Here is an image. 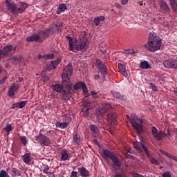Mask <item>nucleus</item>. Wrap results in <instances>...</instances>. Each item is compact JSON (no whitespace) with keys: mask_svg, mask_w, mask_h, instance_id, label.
Wrapping results in <instances>:
<instances>
[{"mask_svg":"<svg viewBox=\"0 0 177 177\" xmlns=\"http://www.w3.org/2000/svg\"><path fill=\"white\" fill-rule=\"evenodd\" d=\"M16 174H17V170L16 169V168H12V169L11 170V175L12 176H16Z\"/></svg>","mask_w":177,"mask_h":177,"instance_id":"09e8293b","label":"nucleus"},{"mask_svg":"<svg viewBox=\"0 0 177 177\" xmlns=\"http://www.w3.org/2000/svg\"><path fill=\"white\" fill-rule=\"evenodd\" d=\"M3 56V54H2V50L0 49V60L2 59V57Z\"/></svg>","mask_w":177,"mask_h":177,"instance_id":"69168bd1","label":"nucleus"},{"mask_svg":"<svg viewBox=\"0 0 177 177\" xmlns=\"http://www.w3.org/2000/svg\"><path fill=\"white\" fill-rule=\"evenodd\" d=\"M132 176L133 177H141L142 176L139 175V174L137 173H132Z\"/></svg>","mask_w":177,"mask_h":177,"instance_id":"052dcab7","label":"nucleus"},{"mask_svg":"<svg viewBox=\"0 0 177 177\" xmlns=\"http://www.w3.org/2000/svg\"><path fill=\"white\" fill-rule=\"evenodd\" d=\"M160 12L162 13H168V12H169V7H168V4H167V2L164 0L160 2Z\"/></svg>","mask_w":177,"mask_h":177,"instance_id":"a211bd4d","label":"nucleus"},{"mask_svg":"<svg viewBox=\"0 0 177 177\" xmlns=\"http://www.w3.org/2000/svg\"><path fill=\"white\" fill-rule=\"evenodd\" d=\"M42 168H44L43 172L44 174H48V171H49V166L47 165L43 164Z\"/></svg>","mask_w":177,"mask_h":177,"instance_id":"37998d69","label":"nucleus"},{"mask_svg":"<svg viewBox=\"0 0 177 177\" xmlns=\"http://www.w3.org/2000/svg\"><path fill=\"white\" fill-rule=\"evenodd\" d=\"M97 64L98 68H100V73H102L103 75H106V74H107V71H106V66H104L103 62H100V59H97Z\"/></svg>","mask_w":177,"mask_h":177,"instance_id":"412c9836","label":"nucleus"},{"mask_svg":"<svg viewBox=\"0 0 177 177\" xmlns=\"http://www.w3.org/2000/svg\"><path fill=\"white\" fill-rule=\"evenodd\" d=\"M133 145L134 149H136V150H137L138 153H143V151H145L147 156L148 157H150V156L149 155V151H147V148L145 147V144L143 142H133Z\"/></svg>","mask_w":177,"mask_h":177,"instance_id":"9b49d317","label":"nucleus"},{"mask_svg":"<svg viewBox=\"0 0 177 177\" xmlns=\"http://www.w3.org/2000/svg\"><path fill=\"white\" fill-rule=\"evenodd\" d=\"M68 124H70V122H57L55 124V126L57 128L64 129V128H67V127H68Z\"/></svg>","mask_w":177,"mask_h":177,"instance_id":"393cba45","label":"nucleus"},{"mask_svg":"<svg viewBox=\"0 0 177 177\" xmlns=\"http://www.w3.org/2000/svg\"><path fill=\"white\" fill-rule=\"evenodd\" d=\"M27 8H28V4L24 2H21L17 6V15H19V13H23Z\"/></svg>","mask_w":177,"mask_h":177,"instance_id":"dca6fc26","label":"nucleus"},{"mask_svg":"<svg viewBox=\"0 0 177 177\" xmlns=\"http://www.w3.org/2000/svg\"><path fill=\"white\" fill-rule=\"evenodd\" d=\"M45 59H53L55 57V55L53 53L47 54L44 55Z\"/></svg>","mask_w":177,"mask_h":177,"instance_id":"49530a36","label":"nucleus"},{"mask_svg":"<svg viewBox=\"0 0 177 177\" xmlns=\"http://www.w3.org/2000/svg\"><path fill=\"white\" fill-rule=\"evenodd\" d=\"M165 68H176L177 69V59L165 60L163 62Z\"/></svg>","mask_w":177,"mask_h":177,"instance_id":"4468645a","label":"nucleus"},{"mask_svg":"<svg viewBox=\"0 0 177 177\" xmlns=\"http://www.w3.org/2000/svg\"><path fill=\"white\" fill-rule=\"evenodd\" d=\"M45 174H46L48 177H55V174L52 171H47V173Z\"/></svg>","mask_w":177,"mask_h":177,"instance_id":"8fccbe9b","label":"nucleus"},{"mask_svg":"<svg viewBox=\"0 0 177 177\" xmlns=\"http://www.w3.org/2000/svg\"><path fill=\"white\" fill-rule=\"evenodd\" d=\"M169 158H171V160H174V161H176L177 160V157L172 155V154H169V156H168Z\"/></svg>","mask_w":177,"mask_h":177,"instance_id":"3c124183","label":"nucleus"},{"mask_svg":"<svg viewBox=\"0 0 177 177\" xmlns=\"http://www.w3.org/2000/svg\"><path fill=\"white\" fill-rule=\"evenodd\" d=\"M115 6H116V8H118V9H121V8H122V6H120V3H115Z\"/></svg>","mask_w":177,"mask_h":177,"instance_id":"680f3d73","label":"nucleus"},{"mask_svg":"<svg viewBox=\"0 0 177 177\" xmlns=\"http://www.w3.org/2000/svg\"><path fill=\"white\" fill-rule=\"evenodd\" d=\"M43 57H45V55H38V59H43Z\"/></svg>","mask_w":177,"mask_h":177,"instance_id":"338daca9","label":"nucleus"},{"mask_svg":"<svg viewBox=\"0 0 177 177\" xmlns=\"http://www.w3.org/2000/svg\"><path fill=\"white\" fill-rule=\"evenodd\" d=\"M35 139L37 143L41 145V146H49V145H50V139L42 133L36 136Z\"/></svg>","mask_w":177,"mask_h":177,"instance_id":"6e6552de","label":"nucleus"},{"mask_svg":"<svg viewBox=\"0 0 177 177\" xmlns=\"http://www.w3.org/2000/svg\"><path fill=\"white\" fill-rule=\"evenodd\" d=\"M93 142H94V143H95V145H97V146H99V142H97V140L94 139V140H93Z\"/></svg>","mask_w":177,"mask_h":177,"instance_id":"0e129e2a","label":"nucleus"},{"mask_svg":"<svg viewBox=\"0 0 177 177\" xmlns=\"http://www.w3.org/2000/svg\"><path fill=\"white\" fill-rule=\"evenodd\" d=\"M5 3L8 10H10L13 15H17V5L16 3L8 0L6 1Z\"/></svg>","mask_w":177,"mask_h":177,"instance_id":"ddd939ff","label":"nucleus"},{"mask_svg":"<svg viewBox=\"0 0 177 177\" xmlns=\"http://www.w3.org/2000/svg\"><path fill=\"white\" fill-rule=\"evenodd\" d=\"M81 88L84 97H88V96H89V92L88 91V87H86V84H85V82H78L73 86V89L75 91H77V89H81Z\"/></svg>","mask_w":177,"mask_h":177,"instance_id":"9d476101","label":"nucleus"},{"mask_svg":"<svg viewBox=\"0 0 177 177\" xmlns=\"http://www.w3.org/2000/svg\"><path fill=\"white\" fill-rule=\"evenodd\" d=\"M102 156L104 157V158H110V160H111L112 162H113V167L115 168V169H117V168H120V167H121V162L120 161V159H118V158L114 156V154L109 151L106 149L102 150Z\"/></svg>","mask_w":177,"mask_h":177,"instance_id":"423d86ee","label":"nucleus"},{"mask_svg":"<svg viewBox=\"0 0 177 177\" xmlns=\"http://www.w3.org/2000/svg\"><path fill=\"white\" fill-rule=\"evenodd\" d=\"M108 122H110L111 127H115L117 124V114L115 112H110L107 115Z\"/></svg>","mask_w":177,"mask_h":177,"instance_id":"f8f14e48","label":"nucleus"},{"mask_svg":"<svg viewBox=\"0 0 177 177\" xmlns=\"http://www.w3.org/2000/svg\"><path fill=\"white\" fill-rule=\"evenodd\" d=\"M167 135H169V136L171 135V132L169 131V129H167Z\"/></svg>","mask_w":177,"mask_h":177,"instance_id":"774afa93","label":"nucleus"},{"mask_svg":"<svg viewBox=\"0 0 177 177\" xmlns=\"http://www.w3.org/2000/svg\"><path fill=\"white\" fill-rule=\"evenodd\" d=\"M50 87L53 89V91H55V92L60 93V95L62 96V99H64V100H67V99H68V91L64 88L63 84H52Z\"/></svg>","mask_w":177,"mask_h":177,"instance_id":"0eeeda50","label":"nucleus"},{"mask_svg":"<svg viewBox=\"0 0 177 177\" xmlns=\"http://www.w3.org/2000/svg\"><path fill=\"white\" fill-rule=\"evenodd\" d=\"M149 86L151 89H153L155 92L157 91V86L154 85L153 83L149 84Z\"/></svg>","mask_w":177,"mask_h":177,"instance_id":"de8ad7c7","label":"nucleus"},{"mask_svg":"<svg viewBox=\"0 0 177 177\" xmlns=\"http://www.w3.org/2000/svg\"><path fill=\"white\" fill-rule=\"evenodd\" d=\"M67 160H68V152L64 149L61 151V161H67Z\"/></svg>","mask_w":177,"mask_h":177,"instance_id":"a878e982","label":"nucleus"},{"mask_svg":"<svg viewBox=\"0 0 177 177\" xmlns=\"http://www.w3.org/2000/svg\"><path fill=\"white\" fill-rule=\"evenodd\" d=\"M114 177H125V176H124V174L121 173L115 172Z\"/></svg>","mask_w":177,"mask_h":177,"instance_id":"864d4df0","label":"nucleus"},{"mask_svg":"<svg viewBox=\"0 0 177 177\" xmlns=\"http://www.w3.org/2000/svg\"><path fill=\"white\" fill-rule=\"evenodd\" d=\"M140 67L142 68V70H147V68H150V64H149L147 61H144L140 63Z\"/></svg>","mask_w":177,"mask_h":177,"instance_id":"7c9ffc66","label":"nucleus"},{"mask_svg":"<svg viewBox=\"0 0 177 177\" xmlns=\"http://www.w3.org/2000/svg\"><path fill=\"white\" fill-rule=\"evenodd\" d=\"M8 80V77H4L0 80V85H2Z\"/></svg>","mask_w":177,"mask_h":177,"instance_id":"4d7b16f0","label":"nucleus"},{"mask_svg":"<svg viewBox=\"0 0 177 177\" xmlns=\"http://www.w3.org/2000/svg\"><path fill=\"white\" fill-rule=\"evenodd\" d=\"M91 96L93 99H99L100 96H102V97H104L105 95L97 94V92H96L95 91H91Z\"/></svg>","mask_w":177,"mask_h":177,"instance_id":"2f4dec72","label":"nucleus"},{"mask_svg":"<svg viewBox=\"0 0 177 177\" xmlns=\"http://www.w3.org/2000/svg\"><path fill=\"white\" fill-rule=\"evenodd\" d=\"M67 9V5L64 3H61L59 6L58 10H57V15H60L61 13H63L64 10Z\"/></svg>","mask_w":177,"mask_h":177,"instance_id":"bb28decb","label":"nucleus"},{"mask_svg":"<svg viewBox=\"0 0 177 177\" xmlns=\"http://www.w3.org/2000/svg\"><path fill=\"white\" fill-rule=\"evenodd\" d=\"M27 42H41V37L38 35H32L26 38Z\"/></svg>","mask_w":177,"mask_h":177,"instance_id":"aec40b11","label":"nucleus"},{"mask_svg":"<svg viewBox=\"0 0 177 177\" xmlns=\"http://www.w3.org/2000/svg\"><path fill=\"white\" fill-rule=\"evenodd\" d=\"M71 74H73V66H71V64H68V66L64 67L62 75L64 82L68 83V84H66L64 88L66 91H68V99L70 95V91H71V88H73V84L70 81V77H71Z\"/></svg>","mask_w":177,"mask_h":177,"instance_id":"7ed1b4c3","label":"nucleus"},{"mask_svg":"<svg viewBox=\"0 0 177 177\" xmlns=\"http://www.w3.org/2000/svg\"><path fill=\"white\" fill-rule=\"evenodd\" d=\"M12 62H14V63H21V57H13L11 58Z\"/></svg>","mask_w":177,"mask_h":177,"instance_id":"f704fd0d","label":"nucleus"},{"mask_svg":"<svg viewBox=\"0 0 177 177\" xmlns=\"http://www.w3.org/2000/svg\"><path fill=\"white\" fill-rule=\"evenodd\" d=\"M0 177H10V176L8 172H6V171L3 169V170H1L0 171Z\"/></svg>","mask_w":177,"mask_h":177,"instance_id":"79ce46f5","label":"nucleus"},{"mask_svg":"<svg viewBox=\"0 0 177 177\" xmlns=\"http://www.w3.org/2000/svg\"><path fill=\"white\" fill-rule=\"evenodd\" d=\"M23 161L25 164H30L31 162V158H30V153H25L23 156Z\"/></svg>","mask_w":177,"mask_h":177,"instance_id":"c85d7f7f","label":"nucleus"},{"mask_svg":"<svg viewBox=\"0 0 177 177\" xmlns=\"http://www.w3.org/2000/svg\"><path fill=\"white\" fill-rule=\"evenodd\" d=\"M13 127H12V124H7L4 128V131H6V132H7L8 133H9V132H10V131H12Z\"/></svg>","mask_w":177,"mask_h":177,"instance_id":"e433bc0d","label":"nucleus"},{"mask_svg":"<svg viewBox=\"0 0 177 177\" xmlns=\"http://www.w3.org/2000/svg\"><path fill=\"white\" fill-rule=\"evenodd\" d=\"M144 46L149 52H157L161 49L162 41L155 32H151L148 36L147 43Z\"/></svg>","mask_w":177,"mask_h":177,"instance_id":"f03ea898","label":"nucleus"},{"mask_svg":"<svg viewBox=\"0 0 177 177\" xmlns=\"http://www.w3.org/2000/svg\"><path fill=\"white\" fill-rule=\"evenodd\" d=\"M131 154H135V152H133V151L131 149H129L127 153H124L127 158H133V156Z\"/></svg>","mask_w":177,"mask_h":177,"instance_id":"c9c22d12","label":"nucleus"},{"mask_svg":"<svg viewBox=\"0 0 177 177\" xmlns=\"http://www.w3.org/2000/svg\"><path fill=\"white\" fill-rule=\"evenodd\" d=\"M113 97L118 99V100H125L127 99L124 95L121 94L120 92L113 91L112 92Z\"/></svg>","mask_w":177,"mask_h":177,"instance_id":"5701e85b","label":"nucleus"},{"mask_svg":"<svg viewBox=\"0 0 177 177\" xmlns=\"http://www.w3.org/2000/svg\"><path fill=\"white\" fill-rule=\"evenodd\" d=\"M150 161L151 164H153L154 165H160V162H158V161L154 158H151Z\"/></svg>","mask_w":177,"mask_h":177,"instance_id":"c03bdc74","label":"nucleus"},{"mask_svg":"<svg viewBox=\"0 0 177 177\" xmlns=\"http://www.w3.org/2000/svg\"><path fill=\"white\" fill-rule=\"evenodd\" d=\"M19 103V109H23L26 104H27V101H21V102Z\"/></svg>","mask_w":177,"mask_h":177,"instance_id":"a18cd8bd","label":"nucleus"},{"mask_svg":"<svg viewBox=\"0 0 177 177\" xmlns=\"http://www.w3.org/2000/svg\"><path fill=\"white\" fill-rule=\"evenodd\" d=\"M71 176L72 177H78V172L77 171H71Z\"/></svg>","mask_w":177,"mask_h":177,"instance_id":"5fc2aeb1","label":"nucleus"},{"mask_svg":"<svg viewBox=\"0 0 177 177\" xmlns=\"http://www.w3.org/2000/svg\"><path fill=\"white\" fill-rule=\"evenodd\" d=\"M79 173L80 174V176L82 177H87L89 176V171L86 170L85 167H80L78 169Z\"/></svg>","mask_w":177,"mask_h":177,"instance_id":"4be33fe9","label":"nucleus"},{"mask_svg":"<svg viewBox=\"0 0 177 177\" xmlns=\"http://www.w3.org/2000/svg\"><path fill=\"white\" fill-rule=\"evenodd\" d=\"M89 110H91L89 108L82 109L83 115L84 117H89Z\"/></svg>","mask_w":177,"mask_h":177,"instance_id":"4c0bfd02","label":"nucleus"},{"mask_svg":"<svg viewBox=\"0 0 177 177\" xmlns=\"http://www.w3.org/2000/svg\"><path fill=\"white\" fill-rule=\"evenodd\" d=\"M94 78H95V80H100V76H99V75H95L94 76Z\"/></svg>","mask_w":177,"mask_h":177,"instance_id":"e2e57ef3","label":"nucleus"},{"mask_svg":"<svg viewBox=\"0 0 177 177\" xmlns=\"http://www.w3.org/2000/svg\"><path fill=\"white\" fill-rule=\"evenodd\" d=\"M60 63V59H57L54 62H51L50 64H49L48 67L47 68L48 70H53L57 67V65Z\"/></svg>","mask_w":177,"mask_h":177,"instance_id":"b1692460","label":"nucleus"},{"mask_svg":"<svg viewBox=\"0 0 177 177\" xmlns=\"http://www.w3.org/2000/svg\"><path fill=\"white\" fill-rule=\"evenodd\" d=\"M20 139L24 146H27V143H28V141L27 140V138H26V136H21Z\"/></svg>","mask_w":177,"mask_h":177,"instance_id":"ea45409f","label":"nucleus"},{"mask_svg":"<svg viewBox=\"0 0 177 177\" xmlns=\"http://www.w3.org/2000/svg\"><path fill=\"white\" fill-rule=\"evenodd\" d=\"M41 76L44 82H48V81H49V76L46 75V73H45V71H43L41 73Z\"/></svg>","mask_w":177,"mask_h":177,"instance_id":"72a5a7b5","label":"nucleus"},{"mask_svg":"<svg viewBox=\"0 0 177 177\" xmlns=\"http://www.w3.org/2000/svg\"><path fill=\"white\" fill-rule=\"evenodd\" d=\"M68 39L69 50L72 52L80 51L86 52L89 47V41L86 37H80L78 39L73 40V38L67 36Z\"/></svg>","mask_w":177,"mask_h":177,"instance_id":"f257e3e1","label":"nucleus"},{"mask_svg":"<svg viewBox=\"0 0 177 177\" xmlns=\"http://www.w3.org/2000/svg\"><path fill=\"white\" fill-rule=\"evenodd\" d=\"M118 68L120 74L125 78H128V73H127V66L122 63H118Z\"/></svg>","mask_w":177,"mask_h":177,"instance_id":"6ab92c4d","label":"nucleus"},{"mask_svg":"<svg viewBox=\"0 0 177 177\" xmlns=\"http://www.w3.org/2000/svg\"><path fill=\"white\" fill-rule=\"evenodd\" d=\"M127 118L129 120L130 124H131L132 127L136 129L137 133L140 134L143 132V121L141 118H138L136 114L133 113L129 115H127Z\"/></svg>","mask_w":177,"mask_h":177,"instance_id":"20e7f679","label":"nucleus"},{"mask_svg":"<svg viewBox=\"0 0 177 177\" xmlns=\"http://www.w3.org/2000/svg\"><path fill=\"white\" fill-rule=\"evenodd\" d=\"M11 109H19V102L12 104L11 106Z\"/></svg>","mask_w":177,"mask_h":177,"instance_id":"603ef678","label":"nucleus"},{"mask_svg":"<svg viewBox=\"0 0 177 177\" xmlns=\"http://www.w3.org/2000/svg\"><path fill=\"white\" fill-rule=\"evenodd\" d=\"M90 129L94 133H97V127L95 124H91L90 125Z\"/></svg>","mask_w":177,"mask_h":177,"instance_id":"a19ab883","label":"nucleus"},{"mask_svg":"<svg viewBox=\"0 0 177 177\" xmlns=\"http://www.w3.org/2000/svg\"><path fill=\"white\" fill-rule=\"evenodd\" d=\"M80 142H81V138L80 137V135L75 134V136H73V143L74 145H78V143H80Z\"/></svg>","mask_w":177,"mask_h":177,"instance_id":"473e14b6","label":"nucleus"},{"mask_svg":"<svg viewBox=\"0 0 177 177\" xmlns=\"http://www.w3.org/2000/svg\"><path fill=\"white\" fill-rule=\"evenodd\" d=\"M104 20V16L97 17L94 19L93 23L95 26H99L100 24V21H103Z\"/></svg>","mask_w":177,"mask_h":177,"instance_id":"cd10ccee","label":"nucleus"},{"mask_svg":"<svg viewBox=\"0 0 177 177\" xmlns=\"http://www.w3.org/2000/svg\"><path fill=\"white\" fill-rule=\"evenodd\" d=\"M129 0H121V3L122 5H127V3H128Z\"/></svg>","mask_w":177,"mask_h":177,"instance_id":"bf43d9fd","label":"nucleus"},{"mask_svg":"<svg viewBox=\"0 0 177 177\" xmlns=\"http://www.w3.org/2000/svg\"><path fill=\"white\" fill-rule=\"evenodd\" d=\"M114 107V104L112 103H109V102H105L102 104V106L96 110V117L97 121H100L103 117H104V114H106V111H109V110H111Z\"/></svg>","mask_w":177,"mask_h":177,"instance_id":"39448f33","label":"nucleus"},{"mask_svg":"<svg viewBox=\"0 0 177 177\" xmlns=\"http://www.w3.org/2000/svg\"><path fill=\"white\" fill-rule=\"evenodd\" d=\"M11 50H13V53L16 52V48H13L12 45H8L3 48V50H1V53L3 56H6L9 52Z\"/></svg>","mask_w":177,"mask_h":177,"instance_id":"f3484780","label":"nucleus"},{"mask_svg":"<svg viewBox=\"0 0 177 177\" xmlns=\"http://www.w3.org/2000/svg\"><path fill=\"white\" fill-rule=\"evenodd\" d=\"M151 132L153 136L156 139V140H161L162 138H167V133H165V131L162 130H158L156 127H151Z\"/></svg>","mask_w":177,"mask_h":177,"instance_id":"1a4fd4ad","label":"nucleus"},{"mask_svg":"<svg viewBox=\"0 0 177 177\" xmlns=\"http://www.w3.org/2000/svg\"><path fill=\"white\" fill-rule=\"evenodd\" d=\"M160 153H162V154H163L164 156H166V157H169V153L165 151H163V150H160Z\"/></svg>","mask_w":177,"mask_h":177,"instance_id":"6e6d98bb","label":"nucleus"},{"mask_svg":"<svg viewBox=\"0 0 177 177\" xmlns=\"http://www.w3.org/2000/svg\"><path fill=\"white\" fill-rule=\"evenodd\" d=\"M162 177H171V174L169 172H165L162 174Z\"/></svg>","mask_w":177,"mask_h":177,"instance_id":"13d9d810","label":"nucleus"},{"mask_svg":"<svg viewBox=\"0 0 177 177\" xmlns=\"http://www.w3.org/2000/svg\"><path fill=\"white\" fill-rule=\"evenodd\" d=\"M173 10L177 13V0H169Z\"/></svg>","mask_w":177,"mask_h":177,"instance_id":"c756f323","label":"nucleus"},{"mask_svg":"<svg viewBox=\"0 0 177 177\" xmlns=\"http://www.w3.org/2000/svg\"><path fill=\"white\" fill-rule=\"evenodd\" d=\"M19 88H20V85H19V84H12L9 88L8 93V96H10V97H13V96H15V92H17V91H19Z\"/></svg>","mask_w":177,"mask_h":177,"instance_id":"2eb2a0df","label":"nucleus"},{"mask_svg":"<svg viewBox=\"0 0 177 177\" xmlns=\"http://www.w3.org/2000/svg\"><path fill=\"white\" fill-rule=\"evenodd\" d=\"M83 109H91V102L88 101H84L82 102Z\"/></svg>","mask_w":177,"mask_h":177,"instance_id":"58836bf2","label":"nucleus"}]
</instances>
